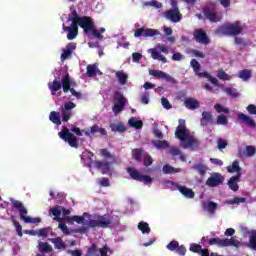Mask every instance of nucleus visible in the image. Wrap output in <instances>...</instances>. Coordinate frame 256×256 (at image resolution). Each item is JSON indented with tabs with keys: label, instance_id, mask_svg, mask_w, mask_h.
Here are the masks:
<instances>
[{
	"label": "nucleus",
	"instance_id": "f257e3e1",
	"mask_svg": "<svg viewBox=\"0 0 256 256\" xmlns=\"http://www.w3.org/2000/svg\"><path fill=\"white\" fill-rule=\"evenodd\" d=\"M61 87L64 93H69L70 91L73 97H76V99H81V93L77 92L75 88H71L75 87V82L71 80V76L69 75V73L63 75L61 81L55 79L53 80V82L48 83V88L51 91V95H55L57 91H60Z\"/></svg>",
	"mask_w": 256,
	"mask_h": 256
},
{
	"label": "nucleus",
	"instance_id": "f03ea898",
	"mask_svg": "<svg viewBox=\"0 0 256 256\" xmlns=\"http://www.w3.org/2000/svg\"><path fill=\"white\" fill-rule=\"evenodd\" d=\"M175 137L181 141L183 149H193V147L199 146V141L187 134V126H185V120L183 119L179 120V125L175 131Z\"/></svg>",
	"mask_w": 256,
	"mask_h": 256
},
{
	"label": "nucleus",
	"instance_id": "7ed1b4c3",
	"mask_svg": "<svg viewBox=\"0 0 256 256\" xmlns=\"http://www.w3.org/2000/svg\"><path fill=\"white\" fill-rule=\"evenodd\" d=\"M243 33V24L240 21L228 22L217 27L216 35L224 37H237Z\"/></svg>",
	"mask_w": 256,
	"mask_h": 256
},
{
	"label": "nucleus",
	"instance_id": "20e7f679",
	"mask_svg": "<svg viewBox=\"0 0 256 256\" xmlns=\"http://www.w3.org/2000/svg\"><path fill=\"white\" fill-rule=\"evenodd\" d=\"M209 245H217L219 247H236V249H239V247H243V243L235 237H231L230 239L225 238H210L208 240Z\"/></svg>",
	"mask_w": 256,
	"mask_h": 256
},
{
	"label": "nucleus",
	"instance_id": "39448f33",
	"mask_svg": "<svg viewBox=\"0 0 256 256\" xmlns=\"http://www.w3.org/2000/svg\"><path fill=\"white\" fill-rule=\"evenodd\" d=\"M12 207L19 212L20 219L24 221V223H41V218H31L27 216V208L23 205V202L19 200H14L12 202Z\"/></svg>",
	"mask_w": 256,
	"mask_h": 256
},
{
	"label": "nucleus",
	"instance_id": "423d86ee",
	"mask_svg": "<svg viewBox=\"0 0 256 256\" xmlns=\"http://www.w3.org/2000/svg\"><path fill=\"white\" fill-rule=\"evenodd\" d=\"M58 137H60L62 141H65V143H68L70 147H73L74 149L79 148V139L69 131L67 126L62 127L61 131L58 133Z\"/></svg>",
	"mask_w": 256,
	"mask_h": 256
},
{
	"label": "nucleus",
	"instance_id": "0eeeda50",
	"mask_svg": "<svg viewBox=\"0 0 256 256\" xmlns=\"http://www.w3.org/2000/svg\"><path fill=\"white\" fill-rule=\"evenodd\" d=\"M125 105H127V98L123 96V93L120 91H116L114 93V105L112 107V111L114 115H119L125 109Z\"/></svg>",
	"mask_w": 256,
	"mask_h": 256
},
{
	"label": "nucleus",
	"instance_id": "6e6552de",
	"mask_svg": "<svg viewBox=\"0 0 256 256\" xmlns=\"http://www.w3.org/2000/svg\"><path fill=\"white\" fill-rule=\"evenodd\" d=\"M127 173L130 175L131 179L144 183V185H151V183H153L151 176L140 174L134 167H129Z\"/></svg>",
	"mask_w": 256,
	"mask_h": 256
},
{
	"label": "nucleus",
	"instance_id": "1a4fd4ad",
	"mask_svg": "<svg viewBox=\"0 0 256 256\" xmlns=\"http://www.w3.org/2000/svg\"><path fill=\"white\" fill-rule=\"evenodd\" d=\"M95 22L93 21V18L89 16H82L79 19V27L83 29L84 35H91V30L94 28Z\"/></svg>",
	"mask_w": 256,
	"mask_h": 256
},
{
	"label": "nucleus",
	"instance_id": "9d476101",
	"mask_svg": "<svg viewBox=\"0 0 256 256\" xmlns=\"http://www.w3.org/2000/svg\"><path fill=\"white\" fill-rule=\"evenodd\" d=\"M111 219L105 216H99L97 220L90 219L88 225L95 229V227H100L101 229H107L111 225Z\"/></svg>",
	"mask_w": 256,
	"mask_h": 256
},
{
	"label": "nucleus",
	"instance_id": "9b49d317",
	"mask_svg": "<svg viewBox=\"0 0 256 256\" xmlns=\"http://www.w3.org/2000/svg\"><path fill=\"white\" fill-rule=\"evenodd\" d=\"M157 35H160L159 30L153 29V28H137L134 32V37H157Z\"/></svg>",
	"mask_w": 256,
	"mask_h": 256
},
{
	"label": "nucleus",
	"instance_id": "f8f14e48",
	"mask_svg": "<svg viewBox=\"0 0 256 256\" xmlns=\"http://www.w3.org/2000/svg\"><path fill=\"white\" fill-rule=\"evenodd\" d=\"M75 107H77V105L73 102H66L61 107L62 121L64 123H67V121L71 119V116L73 115V112L71 110L75 109Z\"/></svg>",
	"mask_w": 256,
	"mask_h": 256
},
{
	"label": "nucleus",
	"instance_id": "ddd939ff",
	"mask_svg": "<svg viewBox=\"0 0 256 256\" xmlns=\"http://www.w3.org/2000/svg\"><path fill=\"white\" fill-rule=\"evenodd\" d=\"M224 182L225 177L221 173L216 172L206 180V185L207 187H219V185H223Z\"/></svg>",
	"mask_w": 256,
	"mask_h": 256
},
{
	"label": "nucleus",
	"instance_id": "4468645a",
	"mask_svg": "<svg viewBox=\"0 0 256 256\" xmlns=\"http://www.w3.org/2000/svg\"><path fill=\"white\" fill-rule=\"evenodd\" d=\"M164 17L172 23H179L183 19V14L179 9H169L164 12Z\"/></svg>",
	"mask_w": 256,
	"mask_h": 256
},
{
	"label": "nucleus",
	"instance_id": "2eb2a0df",
	"mask_svg": "<svg viewBox=\"0 0 256 256\" xmlns=\"http://www.w3.org/2000/svg\"><path fill=\"white\" fill-rule=\"evenodd\" d=\"M193 36L195 41L197 43H201L202 45H209V43H211L209 36H207V33L205 32V30H203V28L195 29Z\"/></svg>",
	"mask_w": 256,
	"mask_h": 256
},
{
	"label": "nucleus",
	"instance_id": "dca6fc26",
	"mask_svg": "<svg viewBox=\"0 0 256 256\" xmlns=\"http://www.w3.org/2000/svg\"><path fill=\"white\" fill-rule=\"evenodd\" d=\"M115 163H117V162H113V161L108 162V161L96 160L94 162V165H95L96 169H99V171H101L102 175H111V167Z\"/></svg>",
	"mask_w": 256,
	"mask_h": 256
},
{
	"label": "nucleus",
	"instance_id": "f3484780",
	"mask_svg": "<svg viewBox=\"0 0 256 256\" xmlns=\"http://www.w3.org/2000/svg\"><path fill=\"white\" fill-rule=\"evenodd\" d=\"M171 185H172L174 191H179L181 193V195L186 197V199H194L195 198V192H193L192 189L187 188V186H181L174 182H171Z\"/></svg>",
	"mask_w": 256,
	"mask_h": 256
},
{
	"label": "nucleus",
	"instance_id": "a211bd4d",
	"mask_svg": "<svg viewBox=\"0 0 256 256\" xmlns=\"http://www.w3.org/2000/svg\"><path fill=\"white\" fill-rule=\"evenodd\" d=\"M202 13L210 23H219V21H221V16L217 15L215 9L204 7Z\"/></svg>",
	"mask_w": 256,
	"mask_h": 256
},
{
	"label": "nucleus",
	"instance_id": "6ab92c4d",
	"mask_svg": "<svg viewBox=\"0 0 256 256\" xmlns=\"http://www.w3.org/2000/svg\"><path fill=\"white\" fill-rule=\"evenodd\" d=\"M77 49V43L70 42L66 45V49L63 50V53L61 54V60L65 61L66 59H69L71 57L73 51Z\"/></svg>",
	"mask_w": 256,
	"mask_h": 256
},
{
	"label": "nucleus",
	"instance_id": "aec40b11",
	"mask_svg": "<svg viewBox=\"0 0 256 256\" xmlns=\"http://www.w3.org/2000/svg\"><path fill=\"white\" fill-rule=\"evenodd\" d=\"M241 181V176L240 174L232 176L229 180H228V187L229 189H231V191H239V182Z\"/></svg>",
	"mask_w": 256,
	"mask_h": 256
},
{
	"label": "nucleus",
	"instance_id": "412c9836",
	"mask_svg": "<svg viewBox=\"0 0 256 256\" xmlns=\"http://www.w3.org/2000/svg\"><path fill=\"white\" fill-rule=\"evenodd\" d=\"M238 119L241 121V123H246L248 127H256L255 120L251 116L245 115L244 113H239L238 114Z\"/></svg>",
	"mask_w": 256,
	"mask_h": 256
},
{
	"label": "nucleus",
	"instance_id": "4be33fe9",
	"mask_svg": "<svg viewBox=\"0 0 256 256\" xmlns=\"http://www.w3.org/2000/svg\"><path fill=\"white\" fill-rule=\"evenodd\" d=\"M95 133H100V135H107V130L105 128H100L99 125L95 124L90 129L85 131V135H95Z\"/></svg>",
	"mask_w": 256,
	"mask_h": 256
},
{
	"label": "nucleus",
	"instance_id": "5701e85b",
	"mask_svg": "<svg viewBox=\"0 0 256 256\" xmlns=\"http://www.w3.org/2000/svg\"><path fill=\"white\" fill-rule=\"evenodd\" d=\"M50 241L51 243H53L55 249L62 250V251H65V249H67V244H65L62 237L58 236L56 238L50 239Z\"/></svg>",
	"mask_w": 256,
	"mask_h": 256
},
{
	"label": "nucleus",
	"instance_id": "b1692460",
	"mask_svg": "<svg viewBox=\"0 0 256 256\" xmlns=\"http://www.w3.org/2000/svg\"><path fill=\"white\" fill-rule=\"evenodd\" d=\"M63 31L67 32V39L68 41H73V39H76L77 35H79V30H75L73 28H69L65 26V24L62 25Z\"/></svg>",
	"mask_w": 256,
	"mask_h": 256
},
{
	"label": "nucleus",
	"instance_id": "393cba45",
	"mask_svg": "<svg viewBox=\"0 0 256 256\" xmlns=\"http://www.w3.org/2000/svg\"><path fill=\"white\" fill-rule=\"evenodd\" d=\"M50 212L52 213V215L54 217V221H57L58 223L63 222V218H61V206L60 205H56V206L50 208Z\"/></svg>",
	"mask_w": 256,
	"mask_h": 256
},
{
	"label": "nucleus",
	"instance_id": "a878e982",
	"mask_svg": "<svg viewBox=\"0 0 256 256\" xmlns=\"http://www.w3.org/2000/svg\"><path fill=\"white\" fill-rule=\"evenodd\" d=\"M228 173H236V175H240L241 177V166H239V160H234L232 165L227 167Z\"/></svg>",
	"mask_w": 256,
	"mask_h": 256
},
{
	"label": "nucleus",
	"instance_id": "bb28decb",
	"mask_svg": "<svg viewBox=\"0 0 256 256\" xmlns=\"http://www.w3.org/2000/svg\"><path fill=\"white\" fill-rule=\"evenodd\" d=\"M192 169H194V171H197V173H199L201 177H205V175H207V165L205 164H201V163L194 164L192 166Z\"/></svg>",
	"mask_w": 256,
	"mask_h": 256
},
{
	"label": "nucleus",
	"instance_id": "cd10ccee",
	"mask_svg": "<svg viewBox=\"0 0 256 256\" xmlns=\"http://www.w3.org/2000/svg\"><path fill=\"white\" fill-rule=\"evenodd\" d=\"M208 123H213V114H211V112L204 111L202 113L201 125L205 127Z\"/></svg>",
	"mask_w": 256,
	"mask_h": 256
},
{
	"label": "nucleus",
	"instance_id": "c85d7f7f",
	"mask_svg": "<svg viewBox=\"0 0 256 256\" xmlns=\"http://www.w3.org/2000/svg\"><path fill=\"white\" fill-rule=\"evenodd\" d=\"M184 104L187 109H191L192 111H194V109H199V101L193 98L186 99Z\"/></svg>",
	"mask_w": 256,
	"mask_h": 256
},
{
	"label": "nucleus",
	"instance_id": "c756f323",
	"mask_svg": "<svg viewBox=\"0 0 256 256\" xmlns=\"http://www.w3.org/2000/svg\"><path fill=\"white\" fill-rule=\"evenodd\" d=\"M105 33V28L101 27L99 30L95 28V26L91 29L90 35L94 37V39H99V41H103V34Z\"/></svg>",
	"mask_w": 256,
	"mask_h": 256
},
{
	"label": "nucleus",
	"instance_id": "7c9ffc66",
	"mask_svg": "<svg viewBox=\"0 0 256 256\" xmlns=\"http://www.w3.org/2000/svg\"><path fill=\"white\" fill-rule=\"evenodd\" d=\"M162 171L165 175H171L173 173H180L181 168H174L173 166L166 164L163 166Z\"/></svg>",
	"mask_w": 256,
	"mask_h": 256
},
{
	"label": "nucleus",
	"instance_id": "2f4dec72",
	"mask_svg": "<svg viewBox=\"0 0 256 256\" xmlns=\"http://www.w3.org/2000/svg\"><path fill=\"white\" fill-rule=\"evenodd\" d=\"M38 249L40 253H51L53 251V247L47 242H39Z\"/></svg>",
	"mask_w": 256,
	"mask_h": 256
},
{
	"label": "nucleus",
	"instance_id": "473e14b6",
	"mask_svg": "<svg viewBox=\"0 0 256 256\" xmlns=\"http://www.w3.org/2000/svg\"><path fill=\"white\" fill-rule=\"evenodd\" d=\"M223 91L224 93H226V95H229L230 97H232V99H237V97L241 95L237 91V88H233V87H225L223 88Z\"/></svg>",
	"mask_w": 256,
	"mask_h": 256
},
{
	"label": "nucleus",
	"instance_id": "72a5a7b5",
	"mask_svg": "<svg viewBox=\"0 0 256 256\" xmlns=\"http://www.w3.org/2000/svg\"><path fill=\"white\" fill-rule=\"evenodd\" d=\"M101 157H104V159H111L113 163H117V158L115 155L111 154L107 148H103L100 150Z\"/></svg>",
	"mask_w": 256,
	"mask_h": 256
},
{
	"label": "nucleus",
	"instance_id": "f704fd0d",
	"mask_svg": "<svg viewBox=\"0 0 256 256\" xmlns=\"http://www.w3.org/2000/svg\"><path fill=\"white\" fill-rule=\"evenodd\" d=\"M86 69H87V77H97V73H99V69H97V65L89 64Z\"/></svg>",
	"mask_w": 256,
	"mask_h": 256
},
{
	"label": "nucleus",
	"instance_id": "c9c22d12",
	"mask_svg": "<svg viewBox=\"0 0 256 256\" xmlns=\"http://www.w3.org/2000/svg\"><path fill=\"white\" fill-rule=\"evenodd\" d=\"M138 229L143 233V235H149L151 233V228L149 227V223L141 221L138 224Z\"/></svg>",
	"mask_w": 256,
	"mask_h": 256
},
{
	"label": "nucleus",
	"instance_id": "e433bc0d",
	"mask_svg": "<svg viewBox=\"0 0 256 256\" xmlns=\"http://www.w3.org/2000/svg\"><path fill=\"white\" fill-rule=\"evenodd\" d=\"M116 77L120 83V85H127V79H129V76L125 74L123 71H117Z\"/></svg>",
	"mask_w": 256,
	"mask_h": 256
},
{
	"label": "nucleus",
	"instance_id": "4c0bfd02",
	"mask_svg": "<svg viewBox=\"0 0 256 256\" xmlns=\"http://www.w3.org/2000/svg\"><path fill=\"white\" fill-rule=\"evenodd\" d=\"M110 127H111V131H114L115 133L116 132L125 133V131H127V128L121 122H119L118 124H112L110 125Z\"/></svg>",
	"mask_w": 256,
	"mask_h": 256
},
{
	"label": "nucleus",
	"instance_id": "58836bf2",
	"mask_svg": "<svg viewBox=\"0 0 256 256\" xmlns=\"http://www.w3.org/2000/svg\"><path fill=\"white\" fill-rule=\"evenodd\" d=\"M49 119L54 125H61V116L58 112L52 111L50 113Z\"/></svg>",
	"mask_w": 256,
	"mask_h": 256
},
{
	"label": "nucleus",
	"instance_id": "ea45409f",
	"mask_svg": "<svg viewBox=\"0 0 256 256\" xmlns=\"http://www.w3.org/2000/svg\"><path fill=\"white\" fill-rule=\"evenodd\" d=\"M238 77L240 79H242L243 81H249V79H251V77H252L251 70H249V69L241 70L238 73Z\"/></svg>",
	"mask_w": 256,
	"mask_h": 256
},
{
	"label": "nucleus",
	"instance_id": "a19ab883",
	"mask_svg": "<svg viewBox=\"0 0 256 256\" xmlns=\"http://www.w3.org/2000/svg\"><path fill=\"white\" fill-rule=\"evenodd\" d=\"M248 247L256 251V230L252 231L251 235L249 236V243Z\"/></svg>",
	"mask_w": 256,
	"mask_h": 256
},
{
	"label": "nucleus",
	"instance_id": "79ce46f5",
	"mask_svg": "<svg viewBox=\"0 0 256 256\" xmlns=\"http://www.w3.org/2000/svg\"><path fill=\"white\" fill-rule=\"evenodd\" d=\"M154 147L156 149H167L169 148V142L166 140H156L153 142Z\"/></svg>",
	"mask_w": 256,
	"mask_h": 256
},
{
	"label": "nucleus",
	"instance_id": "37998d69",
	"mask_svg": "<svg viewBox=\"0 0 256 256\" xmlns=\"http://www.w3.org/2000/svg\"><path fill=\"white\" fill-rule=\"evenodd\" d=\"M228 205H239L240 203H247V198L234 197L233 199L227 200Z\"/></svg>",
	"mask_w": 256,
	"mask_h": 256
},
{
	"label": "nucleus",
	"instance_id": "c03bdc74",
	"mask_svg": "<svg viewBox=\"0 0 256 256\" xmlns=\"http://www.w3.org/2000/svg\"><path fill=\"white\" fill-rule=\"evenodd\" d=\"M130 127H134V129H142L143 128V121L135 120V118H130L128 121Z\"/></svg>",
	"mask_w": 256,
	"mask_h": 256
},
{
	"label": "nucleus",
	"instance_id": "a18cd8bd",
	"mask_svg": "<svg viewBox=\"0 0 256 256\" xmlns=\"http://www.w3.org/2000/svg\"><path fill=\"white\" fill-rule=\"evenodd\" d=\"M51 231H52L51 227L42 228L36 231V235L38 237L47 238V236L49 235V233H51Z\"/></svg>",
	"mask_w": 256,
	"mask_h": 256
},
{
	"label": "nucleus",
	"instance_id": "49530a36",
	"mask_svg": "<svg viewBox=\"0 0 256 256\" xmlns=\"http://www.w3.org/2000/svg\"><path fill=\"white\" fill-rule=\"evenodd\" d=\"M141 157H143V149L136 148L132 150V158L135 159V161H141Z\"/></svg>",
	"mask_w": 256,
	"mask_h": 256
},
{
	"label": "nucleus",
	"instance_id": "de8ad7c7",
	"mask_svg": "<svg viewBox=\"0 0 256 256\" xmlns=\"http://www.w3.org/2000/svg\"><path fill=\"white\" fill-rule=\"evenodd\" d=\"M71 13L68 16V21H79L81 17H79V13H77V10L70 8Z\"/></svg>",
	"mask_w": 256,
	"mask_h": 256
},
{
	"label": "nucleus",
	"instance_id": "09e8293b",
	"mask_svg": "<svg viewBox=\"0 0 256 256\" xmlns=\"http://www.w3.org/2000/svg\"><path fill=\"white\" fill-rule=\"evenodd\" d=\"M218 79H221L222 81H231V76L229 74H226L225 71L219 70L217 73Z\"/></svg>",
	"mask_w": 256,
	"mask_h": 256
},
{
	"label": "nucleus",
	"instance_id": "8fccbe9b",
	"mask_svg": "<svg viewBox=\"0 0 256 256\" xmlns=\"http://www.w3.org/2000/svg\"><path fill=\"white\" fill-rule=\"evenodd\" d=\"M149 74L152 75V77H158L159 79H164L166 73L161 70H150Z\"/></svg>",
	"mask_w": 256,
	"mask_h": 256
},
{
	"label": "nucleus",
	"instance_id": "3c124183",
	"mask_svg": "<svg viewBox=\"0 0 256 256\" xmlns=\"http://www.w3.org/2000/svg\"><path fill=\"white\" fill-rule=\"evenodd\" d=\"M217 207H219V204H217L213 201H210V202H208L206 209H207L208 213H215V211H217Z\"/></svg>",
	"mask_w": 256,
	"mask_h": 256
},
{
	"label": "nucleus",
	"instance_id": "603ef678",
	"mask_svg": "<svg viewBox=\"0 0 256 256\" xmlns=\"http://www.w3.org/2000/svg\"><path fill=\"white\" fill-rule=\"evenodd\" d=\"M13 225L18 233V237H23V226L17 220H13Z\"/></svg>",
	"mask_w": 256,
	"mask_h": 256
},
{
	"label": "nucleus",
	"instance_id": "864d4df0",
	"mask_svg": "<svg viewBox=\"0 0 256 256\" xmlns=\"http://www.w3.org/2000/svg\"><path fill=\"white\" fill-rule=\"evenodd\" d=\"M144 167H151L153 165V158L149 154H145L143 158Z\"/></svg>",
	"mask_w": 256,
	"mask_h": 256
},
{
	"label": "nucleus",
	"instance_id": "5fc2aeb1",
	"mask_svg": "<svg viewBox=\"0 0 256 256\" xmlns=\"http://www.w3.org/2000/svg\"><path fill=\"white\" fill-rule=\"evenodd\" d=\"M203 250V246L196 244V243H192L190 245V251H192V253H201V251Z\"/></svg>",
	"mask_w": 256,
	"mask_h": 256
},
{
	"label": "nucleus",
	"instance_id": "6e6d98bb",
	"mask_svg": "<svg viewBox=\"0 0 256 256\" xmlns=\"http://www.w3.org/2000/svg\"><path fill=\"white\" fill-rule=\"evenodd\" d=\"M166 247L168 251H177L179 247V242L177 240H173Z\"/></svg>",
	"mask_w": 256,
	"mask_h": 256
},
{
	"label": "nucleus",
	"instance_id": "4d7b16f0",
	"mask_svg": "<svg viewBox=\"0 0 256 256\" xmlns=\"http://www.w3.org/2000/svg\"><path fill=\"white\" fill-rule=\"evenodd\" d=\"M190 65H191L193 71H195V72L201 70V64L196 59H192L190 61Z\"/></svg>",
	"mask_w": 256,
	"mask_h": 256
},
{
	"label": "nucleus",
	"instance_id": "13d9d810",
	"mask_svg": "<svg viewBox=\"0 0 256 256\" xmlns=\"http://www.w3.org/2000/svg\"><path fill=\"white\" fill-rule=\"evenodd\" d=\"M216 123L217 125H227V123H229V120L227 119V116L220 115L218 116Z\"/></svg>",
	"mask_w": 256,
	"mask_h": 256
},
{
	"label": "nucleus",
	"instance_id": "bf43d9fd",
	"mask_svg": "<svg viewBox=\"0 0 256 256\" xmlns=\"http://www.w3.org/2000/svg\"><path fill=\"white\" fill-rule=\"evenodd\" d=\"M168 153L172 155V157H177L181 155V150L175 146L170 147Z\"/></svg>",
	"mask_w": 256,
	"mask_h": 256
},
{
	"label": "nucleus",
	"instance_id": "052dcab7",
	"mask_svg": "<svg viewBox=\"0 0 256 256\" xmlns=\"http://www.w3.org/2000/svg\"><path fill=\"white\" fill-rule=\"evenodd\" d=\"M58 229H60L64 235H71V231H69V227H67L65 223H60Z\"/></svg>",
	"mask_w": 256,
	"mask_h": 256
},
{
	"label": "nucleus",
	"instance_id": "680f3d73",
	"mask_svg": "<svg viewBox=\"0 0 256 256\" xmlns=\"http://www.w3.org/2000/svg\"><path fill=\"white\" fill-rule=\"evenodd\" d=\"M161 103H162V107H164V109H172L173 106L171 105V103L169 102V99L162 97L161 98Z\"/></svg>",
	"mask_w": 256,
	"mask_h": 256
},
{
	"label": "nucleus",
	"instance_id": "e2e57ef3",
	"mask_svg": "<svg viewBox=\"0 0 256 256\" xmlns=\"http://www.w3.org/2000/svg\"><path fill=\"white\" fill-rule=\"evenodd\" d=\"M234 43L235 45H242V47H247V42H245V39H243L242 37H237L235 36L234 38Z\"/></svg>",
	"mask_w": 256,
	"mask_h": 256
},
{
	"label": "nucleus",
	"instance_id": "0e129e2a",
	"mask_svg": "<svg viewBox=\"0 0 256 256\" xmlns=\"http://www.w3.org/2000/svg\"><path fill=\"white\" fill-rule=\"evenodd\" d=\"M246 153H247L248 157H253V155H255V153H256L255 146H247L246 147Z\"/></svg>",
	"mask_w": 256,
	"mask_h": 256
},
{
	"label": "nucleus",
	"instance_id": "69168bd1",
	"mask_svg": "<svg viewBox=\"0 0 256 256\" xmlns=\"http://www.w3.org/2000/svg\"><path fill=\"white\" fill-rule=\"evenodd\" d=\"M176 253L180 256H185L187 253V248H185L184 245L178 246V248H176Z\"/></svg>",
	"mask_w": 256,
	"mask_h": 256
},
{
	"label": "nucleus",
	"instance_id": "338daca9",
	"mask_svg": "<svg viewBox=\"0 0 256 256\" xmlns=\"http://www.w3.org/2000/svg\"><path fill=\"white\" fill-rule=\"evenodd\" d=\"M246 110L249 113V115H256V106H255V104H249L246 107Z\"/></svg>",
	"mask_w": 256,
	"mask_h": 256
},
{
	"label": "nucleus",
	"instance_id": "774afa93",
	"mask_svg": "<svg viewBox=\"0 0 256 256\" xmlns=\"http://www.w3.org/2000/svg\"><path fill=\"white\" fill-rule=\"evenodd\" d=\"M97 253V245L92 244L87 251V254H89L90 256H94Z\"/></svg>",
	"mask_w": 256,
	"mask_h": 256
}]
</instances>
